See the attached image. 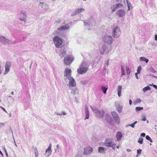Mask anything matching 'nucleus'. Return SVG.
<instances>
[{"mask_svg":"<svg viewBox=\"0 0 157 157\" xmlns=\"http://www.w3.org/2000/svg\"><path fill=\"white\" fill-rule=\"evenodd\" d=\"M122 88V86L119 85L118 86L117 88V94L119 97H120L121 96V92Z\"/></svg>","mask_w":157,"mask_h":157,"instance_id":"27","label":"nucleus"},{"mask_svg":"<svg viewBox=\"0 0 157 157\" xmlns=\"http://www.w3.org/2000/svg\"><path fill=\"white\" fill-rule=\"evenodd\" d=\"M137 123V121H136L135 122H134L133 123V124H134L135 125L136 124V123Z\"/></svg>","mask_w":157,"mask_h":157,"instance_id":"64","label":"nucleus"},{"mask_svg":"<svg viewBox=\"0 0 157 157\" xmlns=\"http://www.w3.org/2000/svg\"><path fill=\"white\" fill-rule=\"evenodd\" d=\"M4 126L5 124L4 123H0V128Z\"/></svg>","mask_w":157,"mask_h":157,"instance_id":"49","label":"nucleus"},{"mask_svg":"<svg viewBox=\"0 0 157 157\" xmlns=\"http://www.w3.org/2000/svg\"><path fill=\"white\" fill-rule=\"evenodd\" d=\"M142 150L140 149H139L137 150V152L138 154L140 155L141 153Z\"/></svg>","mask_w":157,"mask_h":157,"instance_id":"45","label":"nucleus"},{"mask_svg":"<svg viewBox=\"0 0 157 157\" xmlns=\"http://www.w3.org/2000/svg\"><path fill=\"white\" fill-rule=\"evenodd\" d=\"M145 136V134L144 133L141 134V136L143 137H144Z\"/></svg>","mask_w":157,"mask_h":157,"instance_id":"54","label":"nucleus"},{"mask_svg":"<svg viewBox=\"0 0 157 157\" xmlns=\"http://www.w3.org/2000/svg\"><path fill=\"white\" fill-rule=\"evenodd\" d=\"M123 6V5L121 3H118L115 5L111 7V9L112 10V12H114L118 8L122 7Z\"/></svg>","mask_w":157,"mask_h":157,"instance_id":"18","label":"nucleus"},{"mask_svg":"<svg viewBox=\"0 0 157 157\" xmlns=\"http://www.w3.org/2000/svg\"><path fill=\"white\" fill-rule=\"evenodd\" d=\"M155 39L157 41V35H156L155 36Z\"/></svg>","mask_w":157,"mask_h":157,"instance_id":"61","label":"nucleus"},{"mask_svg":"<svg viewBox=\"0 0 157 157\" xmlns=\"http://www.w3.org/2000/svg\"><path fill=\"white\" fill-rule=\"evenodd\" d=\"M141 101L142 100L141 99L137 98L134 101V102L135 104H137L138 103H140Z\"/></svg>","mask_w":157,"mask_h":157,"instance_id":"37","label":"nucleus"},{"mask_svg":"<svg viewBox=\"0 0 157 157\" xmlns=\"http://www.w3.org/2000/svg\"><path fill=\"white\" fill-rule=\"evenodd\" d=\"M150 85L151 86H152L154 88L157 90V86L155 85L152 84H150Z\"/></svg>","mask_w":157,"mask_h":157,"instance_id":"48","label":"nucleus"},{"mask_svg":"<svg viewBox=\"0 0 157 157\" xmlns=\"http://www.w3.org/2000/svg\"><path fill=\"white\" fill-rule=\"evenodd\" d=\"M121 71L122 73V75H125V72L124 71V68L122 66H121Z\"/></svg>","mask_w":157,"mask_h":157,"instance_id":"35","label":"nucleus"},{"mask_svg":"<svg viewBox=\"0 0 157 157\" xmlns=\"http://www.w3.org/2000/svg\"><path fill=\"white\" fill-rule=\"evenodd\" d=\"M106 120L107 122L110 124H113V120L111 117V116L109 115H106Z\"/></svg>","mask_w":157,"mask_h":157,"instance_id":"22","label":"nucleus"},{"mask_svg":"<svg viewBox=\"0 0 157 157\" xmlns=\"http://www.w3.org/2000/svg\"><path fill=\"white\" fill-rule=\"evenodd\" d=\"M11 132L12 133V136H13V139L14 140V144H15V146L17 147V144H16V141H15V140L14 139V136H13V132L12 131V130H11Z\"/></svg>","mask_w":157,"mask_h":157,"instance_id":"42","label":"nucleus"},{"mask_svg":"<svg viewBox=\"0 0 157 157\" xmlns=\"http://www.w3.org/2000/svg\"><path fill=\"white\" fill-rule=\"evenodd\" d=\"M2 147L4 151H5V150H6V148H5V146H3Z\"/></svg>","mask_w":157,"mask_h":157,"instance_id":"62","label":"nucleus"},{"mask_svg":"<svg viewBox=\"0 0 157 157\" xmlns=\"http://www.w3.org/2000/svg\"><path fill=\"white\" fill-rule=\"evenodd\" d=\"M143 117H144L142 119V121H146V117L144 116Z\"/></svg>","mask_w":157,"mask_h":157,"instance_id":"52","label":"nucleus"},{"mask_svg":"<svg viewBox=\"0 0 157 157\" xmlns=\"http://www.w3.org/2000/svg\"><path fill=\"white\" fill-rule=\"evenodd\" d=\"M116 137L117 138V140L118 141H120L122 137V135L121 133L120 132H117L116 134Z\"/></svg>","mask_w":157,"mask_h":157,"instance_id":"25","label":"nucleus"},{"mask_svg":"<svg viewBox=\"0 0 157 157\" xmlns=\"http://www.w3.org/2000/svg\"><path fill=\"white\" fill-rule=\"evenodd\" d=\"M112 146H111V147H115V146L116 145V144H115L113 143V142H112Z\"/></svg>","mask_w":157,"mask_h":157,"instance_id":"55","label":"nucleus"},{"mask_svg":"<svg viewBox=\"0 0 157 157\" xmlns=\"http://www.w3.org/2000/svg\"><path fill=\"white\" fill-rule=\"evenodd\" d=\"M126 150L128 152H130L131 151V150L128 149H127Z\"/></svg>","mask_w":157,"mask_h":157,"instance_id":"59","label":"nucleus"},{"mask_svg":"<svg viewBox=\"0 0 157 157\" xmlns=\"http://www.w3.org/2000/svg\"><path fill=\"white\" fill-rule=\"evenodd\" d=\"M85 112H89L87 105H85Z\"/></svg>","mask_w":157,"mask_h":157,"instance_id":"47","label":"nucleus"},{"mask_svg":"<svg viewBox=\"0 0 157 157\" xmlns=\"http://www.w3.org/2000/svg\"><path fill=\"white\" fill-rule=\"evenodd\" d=\"M85 10V9L83 8H78L75 10V11L72 13L71 15L72 16H74L79 13L84 12Z\"/></svg>","mask_w":157,"mask_h":157,"instance_id":"15","label":"nucleus"},{"mask_svg":"<svg viewBox=\"0 0 157 157\" xmlns=\"http://www.w3.org/2000/svg\"><path fill=\"white\" fill-rule=\"evenodd\" d=\"M151 90V88H150V87L148 86H147L144 87L143 89V92L144 93H145L148 90Z\"/></svg>","mask_w":157,"mask_h":157,"instance_id":"33","label":"nucleus"},{"mask_svg":"<svg viewBox=\"0 0 157 157\" xmlns=\"http://www.w3.org/2000/svg\"><path fill=\"white\" fill-rule=\"evenodd\" d=\"M126 70L127 72V73L128 75H129L130 73V71L128 67V66H126Z\"/></svg>","mask_w":157,"mask_h":157,"instance_id":"41","label":"nucleus"},{"mask_svg":"<svg viewBox=\"0 0 157 157\" xmlns=\"http://www.w3.org/2000/svg\"><path fill=\"white\" fill-rule=\"evenodd\" d=\"M93 151V149L90 147H87L84 148L83 154L85 155H88Z\"/></svg>","mask_w":157,"mask_h":157,"instance_id":"12","label":"nucleus"},{"mask_svg":"<svg viewBox=\"0 0 157 157\" xmlns=\"http://www.w3.org/2000/svg\"><path fill=\"white\" fill-rule=\"evenodd\" d=\"M100 52L101 54H106L109 53V50L107 46L105 45H103L101 48Z\"/></svg>","mask_w":157,"mask_h":157,"instance_id":"14","label":"nucleus"},{"mask_svg":"<svg viewBox=\"0 0 157 157\" xmlns=\"http://www.w3.org/2000/svg\"><path fill=\"white\" fill-rule=\"evenodd\" d=\"M135 125L134 124H133V123H132L131 124H128V126H131L132 128H133L135 127Z\"/></svg>","mask_w":157,"mask_h":157,"instance_id":"46","label":"nucleus"},{"mask_svg":"<svg viewBox=\"0 0 157 157\" xmlns=\"http://www.w3.org/2000/svg\"><path fill=\"white\" fill-rule=\"evenodd\" d=\"M55 113L57 116H61L62 115H66L67 114V113L64 111L61 112V113H58L56 112H55Z\"/></svg>","mask_w":157,"mask_h":157,"instance_id":"28","label":"nucleus"},{"mask_svg":"<svg viewBox=\"0 0 157 157\" xmlns=\"http://www.w3.org/2000/svg\"><path fill=\"white\" fill-rule=\"evenodd\" d=\"M84 24L85 25H86V26H89V25H90L91 24V26H93V25H95V23L94 22H93V23L92 24L90 22L89 23V22H88V23H87L86 22H85V21H84Z\"/></svg>","mask_w":157,"mask_h":157,"instance_id":"31","label":"nucleus"},{"mask_svg":"<svg viewBox=\"0 0 157 157\" xmlns=\"http://www.w3.org/2000/svg\"><path fill=\"white\" fill-rule=\"evenodd\" d=\"M106 150V149L103 147H98V151L99 153L101 154H103Z\"/></svg>","mask_w":157,"mask_h":157,"instance_id":"26","label":"nucleus"},{"mask_svg":"<svg viewBox=\"0 0 157 157\" xmlns=\"http://www.w3.org/2000/svg\"><path fill=\"white\" fill-rule=\"evenodd\" d=\"M86 113V118H85V120L86 119H88L89 118V112H85Z\"/></svg>","mask_w":157,"mask_h":157,"instance_id":"39","label":"nucleus"},{"mask_svg":"<svg viewBox=\"0 0 157 157\" xmlns=\"http://www.w3.org/2000/svg\"><path fill=\"white\" fill-rule=\"evenodd\" d=\"M116 14L118 17H122L125 15V10L123 9L119 10L117 11Z\"/></svg>","mask_w":157,"mask_h":157,"instance_id":"17","label":"nucleus"},{"mask_svg":"<svg viewBox=\"0 0 157 157\" xmlns=\"http://www.w3.org/2000/svg\"><path fill=\"white\" fill-rule=\"evenodd\" d=\"M141 69V67L140 66H139L137 70V73L139 74L140 72V71Z\"/></svg>","mask_w":157,"mask_h":157,"instance_id":"43","label":"nucleus"},{"mask_svg":"<svg viewBox=\"0 0 157 157\" xmlns=\"http://www.w3.org/2000/svg\"><path fill=\"white\" fill-rule=\"evenodd\" d=\"M88 70L87 64L85 62L82 63L77 70V72L80 74H83L86 73Z\"/></svg>","mask_w":157,"mask_h":157,"instance_id":"2","label":"nucleus"},{"mask_svg":"<svg viewBox=\"0 0 157 157\" xmlns=\"http://www.w3.org/2000/svg\"><path fill=\"white\" fill-rule=\"evenodd\" d=\"M128 11H129L130 10V7L129 6V5H128Z\"/></svg>","mask_w":157,"mask_h":157,"instance_id":"60","label":"nucleus"},{"mask_svg":"<svg viewBox=\"0 0 157 157\" xmlns=\"http://www.w3.org/2000/svg\"><path fill=\"white\" fill-rule=\"evenodd\" d=\"M34 153L35 157H38L39 153L38 151L37 150L36 147H34Z\"/></svg>","mask_w":157,"mask_h":157,"instance_id":"30","label":"nucleus"},{"mask_svg":"<svg viewBox=\"0 0 157 157\" xmlns=\"http://www.w3.org/2000/svg\"><path fill=\"white\" fill-rule=\"evenodd\" d=\"M129 104L130 105H131L132 104V101L131 99L129 100Z\"/></svg>","mask_w":157,"mask_h":157,"instance_id":"58","label":"nucleus"},{"mask_svg":"<svg viewBox=\"0 0 157 157\" xmlns=\"http://www.w3.org/2000/svg\"><path fill=\"white\" fill-rule=\"evenodd\" d=\"M74 60V58L73 56H66L64 59V64L67 65H68L71 64L72 61Z\"/></svg>","mask_w":157,"mask_h":157,"instance_id":"6","label":"nucleus"},{"mask_svg":"<svg viewBox=\"0 0 157 157\" xmlns=\"http://www.w3.org/2000/svg\"><path fill=\"white\" fill-rule=\"evenodd\" d=\"M19 19L20 20L24 21V22L25 23L26 22L27 18H26V17L24 14L23 15L21 14L19 17Z\"/></svg>","mask_w":157,"mask_h":157,"instance_id":"24","label":"nucleus"},{"mask_svg":"<svg viewBox=\"0 0 157 157\" xmlns=\"http://www.w3.org/2000/svg\"><path fill=\"white\" fill-rule=\"evenodd\" d=\"M72 93L74 94H76L78 93V90L76 88H74L72 89Z\"/></svg>","mask_w":157,"mask_h":157,"instance_id":"32","label":"nucleus"},{"mask_svg":"<svg viewBox=\"0 0 157 157\" xmlns=\"http://www.w3.org/2000/svg\"><path fill=\"white\" fill-rule=\"evenodd\" d=\"M143 139L142 137H140L138 141V142L140 144H143Z\"/></svg>","mask_w":157,"mask_h":157,"instance_id":"36","label":"nucleus"},{"mask_svg":"<svg viewBox=\"0 0 157 157\" xmlns=\"http://www.w3.org/2000/svg\"><path fill=\"white\" fill-rule=\"evenodd\" d=\"M140 60L141 61H145L146 63H147L148 62L149 60L148 59H146L144 57H141L140 58Z\"/></svg>","mask_w":157,"mask_h":157,"instance_id":"29","label":"nucleus"},{"mask_svg":"<svg viewBox=\"0 0 157 157\" xmlns=\"http://www.w3.org/2000/svg\"><path fill=\"white\" fill-rule=\"evenodd\" d=\"M151 71L154 72H156V71H155V70L153 68H151Z\"/></svg>","mask_w":157,"mask_h":157,"instance_id":"56","label":"nucleus"},{"mask_svg":"<svg viewBox=\"0 0 157 157\" xmlns=\"http://www.w3.org/2000/svg\"><path fill=\"white\" fill-rule=\"evenodd\" d=\"M112 147L113 149L114 150H115V147Z\"/></svg>","mask_w":157,"mask_h":157,"instance_id":"63","label":"nucleus"},{"mask_svg":"<svg viewBox=\"0 0 157 157\" xmlns=\"http://www.w3.org/2000/svg\"><path fill=\"white\" fill-rule=\"evenodd\" d=\"M64 80L66 82L67 85L69 87L70 89H71V87L76 86L74 78L72 77L67 78L65 79Z\"/></svg>","mask_w":157,"mask_h":157,"instance_id":"5","label":"nucleus"},{"mask_svg":"<svg viewBox=\"0 0 157 157\" xmlns=\"http://www.w3.org/2000/svg\"><path fill=\"white\" fill-rule=\"evenodd\" d=\"M113 142V140L112 138H106L103 143L104 145L107 147H111V146H112V142Z\"/></svg>","mask_w":157,"mask_h":157,"instance_id":"9","label":"nucleus"},{"mask_svg":"<svg viewBox=\"0 0 157 157\" xmlns=\"http://www.w3.org/2000/svg\"><path fill=\"white\" fill-rule=\"evenodd\" d=\"M66 54V50L64 48H61L60 50V52L59 53V55L60 56L63 57L65 56Z\"/></svg>","mask_w":157,"mask_h":157,"instance_id":"19","label":"nucleus"},{"mask_svg":"<svg viewBox=\"0 0 157 157\" xmlns=\"http://www.w3.org/2000/svg\"><path fill=\"white\" fill-rule=\"evenodd\" d=\"M88 81L87 80H84L81 82V83L82 84H86Z\"/></svg>","mask_w":157,"mask_h":157,"instance_id":"44","label":"nucleus"},{"mask_svg":"<svg viewBox=\"0 0 157 157\" xmlns=\"http://www.w3.org/2000/svg\"><path fill=\"white\" fill-rule=\"evenodd\" d=\"M11 65L12 63L10 62L6 61V62L5 66V70L3 73L4 75L6 74L9 72Z\"/></svg>","mask_w":157,"mask_h":157,"instance_id":"8","label":"nucleus"},{"mask_svg":"<svg viewBox=\"0 0 157 157\" xmlns=\"http://www.w3.org/2000/svg\"><path fill=\"white\" fill-rule=\"evenodd\" d=\"M0 108L2 109L3 111H4L6 113H7V111H6V110L3 107H2L1 106H0Z\"/></svg>","mask_w":157,"mask_h":157,"instance_id":"50","label":"nucleus"},{"mask_svg":"<svg viewBox=\"0 0 157 157\" xmlns=\"http://www.w3.org/2000/svg\"><path fill=\"white\" fill-rule=\"evenodd\" d=\"M52 145L51 143L49 144L48 147L46 149L45 155L46 157H49L51 154L52 153Z\"/></svg>","mask_w":157,"mask_h":157,"instance_id":"16","label":"nucleus"},{"mask_svg":"<svg viewBox=\"0 0 157 157\" xmlns=\"http://www.w3.org/2000/svg\"><path fill=\"white\" fill-rule=\"evenodd\" d=\"M39 6H40L42 8L47 10L49 8L48 6L46 3L42 2H40L39 4Z\"/></svg>","mask_w":157,"mask_h":157,"instance_id":"21","label":"nucleus"},{"mask_svg":"<svg viewBox=\"0 0 157 157\" xmlns=\"http://www.w3.org/2000/svg\"><path fill=\"white\" fill-rule=\"evenodd\" d=\"M92 111L95 113L96 117L99 118H101L104 117L105 114L104 111L103 110H99L96 107L93 108L90 106Z\"/></svg>","mask_w":157,"mask_h":157,"instance_id":"3","label":"nucleus"},{"mask_svg":"<svg viewBox=\"0 0 157 157\" xmlns=\"http://www.w3.org/2000/svg\"><path fill=\"white\" fill-rule=\"evenodd\" d=\"M121 33L120 28L118 26H115L112 28V34L114 38H118L120 36Z\"/></svg>","mask_w":157,"mask_h":157,"instance_id":"4","label":"nucleus"},{"mask_svg":"<svg viewBox=\"0 0 157 157\" xmlns=\"http://www.w3.org/2000/svg\"><path fill=\"white\" fill-rule=\"evenodd\" d=\"M109 64V60H107L105 64V66L106 65L107 66H108Z\"/></svg>","mask_w":157,"mask_h":157,"instance_id":"51","label":"nucleus"},{"mask_svg":"<svg viewBox=\"0 0 157 157\" xmlns=\"http://www.w3.org/2000/svg\"><path fill=\"white\" fill-rule=\"evenodd\" d=\"M101 89L103 91L104 94H105L106 92V91L107 90V88L104 86H102L101 87Z\"/></svg>","mask_w":157,"mask_h":157,"instance_id":"34","label":"nucleus"},{"mask_svg":"<svg viewBox=\"0 0 157 157\" xmlns=\"http://www.w3.org/2000/svg\"><path fill=\"white\" fill-rule=\"evenodd\" d=\"M0 42L5 44H8L10 43V41L5 36L0 35Z\"/></svg>","mask_w":157,"mask_h":157,"instance_id":"11","label":"nucleus"},{"mask_svg":"<svg viewBox=\"0 0 157 157\" xmlns=\"http://www.w3.org/2000/svg\"><path fill=\"white\" fill-rule=\"evenodd\" d=\"M69 29V26L67 24L63 26H60L58 30L59 31H63L67 30Z\"/></svg>","mask_w":157,"mask_h":157,"instance_id":"20","label":"nucleus"},{"mask_svg":"<svg viewBox=\"0 0 157 157\" xmlns=\"http://www.w3.org/2000/svg\"><path fill=\"white\" fill-rule=\"evenodd\" d=\"M102 40L105 43L111 44L113 42V38L110 35H106L103 36Z\"/></svg>","mask_w":157,"mask_h":157,"instance_id":"7","label":"nucleus"},{"mask_svg":"<svg viewBox=\"0 0 157 157\" xmlns=\"http://www.w3.org/2000/svg\"><path fill=\"white\" fill-rule=\"evenodd\" d=\"M146 138L147 140H149L150 142H152V140L151 138L149 136L147 135L146 136Z\"/></svg>","mask_w":157,"mask_h":157,"instance_id":"40","label":"nucleus"},{"mask_svg":"<svg viewBox=\"0 0 157 157\" xmlns=\"http://www.w3.org/2000/svg\"><path fill=\"white\" fill-rule=\"evenodd\" d=\"M126 2H127V4L128 5H128H129V6L130 7L131 6V5L130 3L128 2V0H126Z\"/></svg>","mask_w":157,"mask_h":157,"instance_id":"53","label":"nucleus"},{"mask_svg":"<svg viewBox=\"0 0 157 157\" xmlns=\"http://www.w3.org/2000/svg\"><path fill=\"white\" fill-rule=\"evenodd\" d=\"M143 108L142 107H137L136 108V111H138L141 110H142Z\"/></svg>","mask_w":157,"mask_h":157,"instance_id":"38","label":"nucleus"},{"mask_svg":"<svg viewBox=\"0 0 157 157\" xmlns=\"http://www.w3.org/2000/svg\"><path fill=\"white\" fill-rule=\"evenodd\" d=\"M52 40L57 48H59L63 46V39L62 38L58 36H56L53 38Z\"/></svg>","mask_w":157,"mask_h":157,"instance_id":"1","label":"nucleus"},{"mask_svg":"<svg viewBox=\"0 0 157 157\" xmlns=\"http://www.w3.org/2000/svg\"><path fill=\"white\" fill-rule=\"evenodd\" d=\"M71 70L68 68H66L64 72V79L69 78L71 76Z\"/></svg>","mask_w":157,"mask_h":157,"instance_id":"10","label":"nucleus"},{"mask_svg":"<svg viewBox=\"0 0 157 157\" xmlns=\"http://www.w3.org/2000/svg\"><path fill=\"white\" fill-rule=\"evenodd\" d=\"M115 106L117 111L119 113L122 112L123 108L122 106L120 105V104L118 103L115 104Z\"/></svg>","mask_w":157,"mask_h":157,"instance_id":"23","label":"nucleus"},{"mask_svg":"<svg viewBox=\"0 0 157 157\" xmlns=\"http://www.w3.org/2000/svg\"><path fill=\"white\" fill-rule=\"evenodd\" d=\"M111 114L116 123L119 124L120 122V118L117 113L116 112L113 111L111 113Z\"/></svg>","mask_w":157,"mask_h":157,"instance_id":"13","label":"nucleus"},{"mask_svg":"<svg viewBox=\"0 0 157 157\" xmlns=\"http://www.w3.org/2000/svg\"><path fill=\"white\" fill-rule=\"evenodd\" d=\"M137 73H135V76H136V79H138V76H137Z\"/></svg>","mask_w":157,"mask_h":157,"instance_id":"57","label":"nucleus"}]
</instances>
